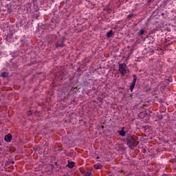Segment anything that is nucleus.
Returning <instances> with one entry per match:
<instances>
[{"label": "nucleus", "mask_w": 176, "mask_h": 176, "mask_svg": "<svg viewBox=\"0 0 176 176\" xmlns=\"http://www.w3.org/2000/svg\"><path fill=\"white\" fill-rule=\"evenodd\" d=\"M145 130H146V126L144 127Z\"/></svg>", "instance_id": "c756f323"}, {"label": "nucleus", "mask_w": 176, "mask_h": 176, "mask_svg": "<svg viewBox=\"0 0 176 176\" xmlns=\"http://www.w3.org/2000/svg\"><path fill=\"white\" fill-rule=\"evenodd\" d=\"M166 84L162 83V86L161 87L162 90H164V89H166Z\"/></svg>", "instance_id": "f3484780"}, {"label": "nucleus", "mask_w": 176, "mask_h": 176, "mask_svg": "<svg viewBox=\"0 0 176 176\" xmlns=\"http://www.w3.org/2000/svg\"><path fill=\"white\" fill-rule=\"evenodd\" d=\"M12 134L8 133L5 136L4 140L6 142H10L12 141Z\"/></svg>", "instance_id": "20e7f679"}, {"label": "nucleus", "mask_w": 176, "mask_h": 176, "mask_svg": "<svg viewBox=\"0 0 176 176\" xmlns=\"http://www.w3.org/2000/svg\"><path fill=\"white\" fill-rule=\"evenodd\" d=\"M123 130H124V128H122L121 131H118V133L121 137H124V135H126V132Z\"/></svg>", "instance_id": "39448f33"}, {"label": "nucleus", "mask_w": 176, "mask_h": 176, "mask_svg": "<svg viewBox=\"0 0 176 176\" xmlns=\"http://www.w3.org/2000/svg\"><path fill=\"white\" fill-rule=\"evenodd\" d=\"M96 159H100V157H97Z\"/></svg>", "instance_id": "bb28decb"}, {"label": "nucleus", "mask_w": 176, "mask_h": 176, "mask_svg": "<svg viewBox=\"0 0 176 176\" xmlns=\"http://www.w3.org/2000/svg\"><path fill=\"white\" fill-rule=\"evenodd\" d=\"M74 166H75V162H71L66 166V167H69V168H74Z\"/></svg>", "instance_id": "423d86ee"}, {"label": "nucleus", "mask_w": 176, "mask_h": 176, "mask_svg": "<svg viewBox=\"0 0 176 176\" xmlns=\"http://www.w3.org/2000/svg\"><path fill=\"white\" fill-rule=\"evenodd\" d=\"M94 168H96V170H101V168H102V165L101 164H96L94 166Z\"/></svg>", "instance_id": "6e6552de"}, {"label": "nucleus", "mask_w": 176, "mask_h": 176, "mask_svg": "<svg viewBox=\"0 0 176 176\" xmlns=\"http://www.w3.org/2000/svg\"><path fill=\"white\" fill-rule=\"evenodd\" d=\"M126 145L130 148V149H134L135 146L140 144L138 141V137L135 135H131L130 134L126 135Z\"/></svg>", "instance_id": "f257e3e1"}, {"label": "nucleus", "mask_w": 176, "mask_h": 176, "mask_svg": "<svg viewBox=\"0 0 176 176\" xmlns=\"http://www.w3.org/2000/svg\"><path fill=\"white\" fill-rule=\"evenodd\" d=\"M1 76H2V78H8L9 76V73L3 72L1 73Z\"/></svg>", "instance_id": "9d476101"}, {"label": "nucleus", "mask_w": 176, "mask_h": 176, "mask_svg": "<svg viewBox=\"0 0 176 176\" xmlns=\"http://www.w3.org/2000/svg\"><path fill=\"white\" fill-rule=\"evenodd\" d=\"M113 35V31L110 30L109 32L107 33V38H111Z\"/></svg>", "instance_id": "1a4fd4ad"}, {"label": "nucleus", "mask_w": 176, "mask_h": 176, "mask_svg": "<svg viewBox=\"0 0 176 176\" xmlns=\"http://www.w3.org/2000/svg\"><path fill=\"white\" fill-rule=\"evenodd\" d=\"M133 16H134V14H130L128 15L127 18L128 19H131V17H133Z\"/></svg>", "instance_id": "a211bd4d"}, {"label": "nucleus", "mask_w": 176, "mask_h": 176, "mask_svg": "<svg viewBox=\"0 0 176 176\" xmlns=\"http://www.w3.org/2000/svg\"><path fill=\"white\" fill-rule=\"evenodd\" d=\"M104 10L107 12V13H111V12H112V10H111L110 8H105Z\"/></svg>", "instance_id": "2eb2a0df"}, {"label": "nucleus", "mask_w": 176, "mask_h": 176, "mask_svg": "<svg viewBox=\"0 0 176 176\" xmlns=\"http://www.w3.org/2000/svg\"><path fill=\"white\" fill-rule=\"evenodd\" d=\"M101 128H102V129H104V126H102Z\"/></svg>", "instance_id": "a878e982"}, {"label": "nucleus", "mask_w": 176, "mask_h": 176, "mask_svg": "<svg viewBox=\"0 0 176 176\" xmlns=\"http://www.w3.org/2000/svg\"><path fill=\"white\" fill-rule=\"evenodd\" d=\"M134 87H135V84H134V83H131V85H130V90H131V91H133V90H134Z\"/></svg>", "instance_id": "9b49d317"}, {"label": "nucleus", "mask_w": 176, "mask_h": 176, "mask_svg": "<svg viewBox=\"0 0 176 176\" xmlns=\"http://www.w3.org/2000/svg\"><path fill=\"white\" fill-rule=\"evenodd\" d=\"M146 115H148V113H144V116H146Z\"/></svg>", "instance_id": "b1692460"}, {"label": "nucleus", "mask_w": 176, "mask_h": 176, "mask_svg": "<svg viewBox=\"0 0 176 176\" xmlns=\"http://www.w3.org/2000/svg\"><path fill=\"white\" fill-rule=\"evenodd\" d=\"M170 82H173V79L172 78L166 79L164 81V84H165L167 86V85H169Z\"/></svg>", "instance_id": "0eeeda50"}, {"label": "nucleus", "mask_w": 176, "mask_h": 176, "mask_svg": "<svg viewBox=\"0 0 176 176\" xmlns=\"http://www.w3.org/2000/svg\"><path fill=\"white\" fill-rule=\"evenodd\" d=\"M145 32V30H140V31L138 32L139 35H144V33Z\"/></svg>", "instance_id": "4468645a"}, {"label": "nucleus", "mask_w": 176, "mask_h": 176, "mask_svg": "<svg viewBox=\"0 0 176 176\" xmlns=\"http://www.w3.org/2000/svg\"><path fill=\"white\" fill-rule=\"evenodd\" d=\"M65 39V37H63L62 38L59 39L56 43V47H64V46H65L64 45V41Z\"/></svg>", "instance_id": "7ed1b4c3"}, {"label": "nucleus", "mask_w": 176, "mask_h": 176, "mask_svg": "<svg viewBox=\"0 0 176 176\" xmlns=\"http://www.w3.org/2000/svg\"><path fill=\"white\" fill-rule=\"evenodd\" d=\"M146 152V149H143V153H145Z\"/></svg>", "instance_id": "6ab92c4d"}, {"label": "nucleus", "mask_w": 176, "mask_h": 176, "mask_svg": "<svg viewBox=\"0 0 176 176\" xmlns=\"http://www.w3.org/2000/svg\"><path fill=\"white\" fill-rule=\"evenodd\" d=\"M133 76V80L132 83L135 85V82H137L138 77H137V75H135V74H134Z\"/></svg>", "instance_id": "f8f14e48"}, {"label": "nucleus", "mask_w": 176, "mask_h": 176, "mask_svg": "<svg viewBox=\"0 0 176 176\" xmlns=\"http://www.w3.org/2000/svg\"><path fill=\"white\" fill-rule=\"evenodd\" d=\"M162 16H164V13H162Z\"/></svg>", "instance_id": "393cba45"}, {"label": "nucleus", "mask_w": 176, "mask_h": 176, "mask_svg": "<svg viewBox=\"0 0 176 176\" xmlns=\"http://www.w3.org/2000/svg\"><path fill=\"white\" fill-rule=\"evenodd\" d=\"M38 17H39V14H36V19H38Z\"/></svg>", "instance_id": "412c9836"}, {"label": "nucleus", "mask_w": 176, "mask_h": 176, "mask_svg": "<svg viewBox=\"0 0 176 176\" xmlns=\"http://www.w3.org/2000/svg\"><path fill=\"white\" fill-rule=\"evenodd\" d=\"M162 176H168V175L164 174Z\"/></svg>", "instance_id": "5701e85b"}, {"label": "nucleus", "mask_w": 176, "mask_h": 176, "mask_svg": "<svg viewBox=\"0 0 176 176\" xmlns=\"http://www.w3.org/2000/svg\"><path fill=\"white\" fill-rule=\"evenodd\" d=\"M84 176H91V173L90 172H84L83 173Z\"/></svg>", "instance_id": "ddd939ff"}, {"label": "nucleus", "mask_w": 176, "mask_h": 176, "mask_svg": "<svg viewBox=\"0 0 176 176\" xmlns=\"http://www.w3.org/2000/svg\"><path fill=\"white\" fill-rule=\"evenodd\" d=\"M55 164H56V166H58V165H57V162H55Z\"/></svg>", "instance_id": "c85d7f7f"}, {"label": "nucleus", "mask_w": 176, "mask_h": 176, "mask_svg": "<svg viewBox=\"0 0 176 176\" xmlns=\"http://www.w3.org/2000/svg\"><path fill=\"white\" fill-rule=\"evenodd\" d=\"M153 0H148V3H149V2H152Z\"/></svg>", "instance_id": "aec40b11"}, {"label": "nucleus", "mask_w": 176, "mask_h": 176, "mask_svg": "<svg viewBox=\"0 0 176 176\" xmlns=\"http://www.w3.org/2000/svg\"><path fill=\"white\" fill-rule=\"evenodd\" d=\"M158 119H160V120H163V115L162 114L158 115Z\"/></svg>", "instance_id": "dca6fc26"}, {"label": "nucleus", "mask_w": 176, "mask_h": 176, "mask_svg": "<svg viewBox=\"0 0 176 176\" xmlns=\"http://www.w3.org/2000/svg\"><path fill=\"white\" fill-rule=\"evenodd\" d=\"M118 71L122 75H126V74H129V67H127V65L124 63L120 64Z\"/></svg>", "instance_id": "f03ea898"}, {"label": "nucleus", "mask_w": 176, "mask_h": 176, "mask_svg": "<svg viewBox=\"0 0 176 176\" xmlns=\"http://www.w3.org/2000/svg\"><path fill=\"white\" fill-rule=\"evenodd\" d=\"M57 167H58V168H60V166H58V165H57Z\"/></svg>", "instance_id": "cd10ccee"}, {"label": "nucleus", "mask_w": 176, "mask_h": 176, "mask_svg": "<svg viewBox=\"0 0 176 176\" xmlns=\"http://www.w3.org/2000/svg\"><path fill=\"white\" fill-rule=\"evenodd\" d=\"M11 164H14V161L11 162Z\"/></svg>", "instance_id": "4be33fe9"}]
</instances>
